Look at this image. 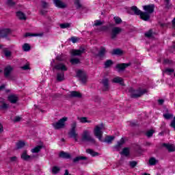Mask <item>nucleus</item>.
<instances>
[{
    "label": "nucleus",
    "mask_w": 175,
    "mask_h": 175,
    "mask_svg": "<svg viewBox=\"0 0 175 175\" xmlns=\"http://www.w3.org/2000/svg\"><path fill=\"white\" fill-rule=\"evenodd\" d=\"M163 64H165L167 65H172V64H173V62L169 59H165L163 60Z\"/></svg>",
    "instance_id": "obj_50"
},
{
    "label": "nucleus",
    "mask_w": 175,
    "mask_h": 175,
    "mask_svg": "<svg viewBox=\"0 0 175 175\" xmlns=\"http://www.w3.org/2000/svg\"><path fill=\"white\" fill-rule=\"evenodd\" d=\"M28 36H39V34L32 33H26L25 34V38H28Z\"/></svg>",
    "instance_id": "obj_48"
},
{
    "label": "nucleus",
    "mask_w": 175,
    "mask_h": 175,
    "mask_svg": "<svg viewBox=\"0 0 175 175\" xmlns=\"http://www.w3.org/2000/svg\"><path fill=\"white\" fill-rule=\"evenodd\" d=\"M94 101L96 103H100V98L98 97V96H95L94 98Z\"/></svg>",
    "instance_id": "obj_55"
},
{
    "label": "nucleus",
    "mask_w": 175,
    "mask_h": 175,
    "mask_svg": "<svg viewBox=\"0 0 175 175\" xmlns=\"http://www.w3.org/2000/svg\"><path fill=\"white\" fill-rule=\"evenodd\" d=\"M163 117L165 120H172V118H173V114L169 113H163Z\"/></svg>",
    "instance_id": "obj_35"
},
{
    "label": "nucleus",
    "mask_w": 175,
    "mask_h": 175,
    "mask_svg": "<svg viewBox=\"0 0 175 175\" xmlns=\"http://www.w3.org/2000/svg\"><path fill=\"white\" fill-rule=\"evenodd\" d=\"M23 70H28L29 68V64L27 63L25 66L21 67Z\"/></svg>",
    "instance_id": "obj_53"
},
{
    "label": "nucleus",
    "mask_w": 175,
    "mask_h": 175,
    "mask_svg": "<svg viewBox=\"0 0 175 175\" xmlns=\"http://www.w3.org/2000/svg\"><path fill=\"white\" fill-rule=\"evenodd\" d=\"M0 103H1V104L5 103V99L0 98Z\"/></svg>",
    "instance_id": "obj_64"
},
{
    "label": "nucleus",
    "mask_w": 175,
    "mask_h": 175,
    "mask_svg": "<svg viewBox=\"0 0 175 175\" xmlns=\"http://www.w3.org/2000/svg\"><path fill=\"white\" fill-rule=\"evenodd\" d=\"M53 69H55L56 70H62V72H66V70H68V67H66L65 64L59 62L53 66Z\"/></svg>",
    "instance_id": "obj_10"
},
{
    "label": "nucleus",
    "mask_w": 175,
    "mask_h": 175,
    "mask_svg": "<svg viewBox=\"0 0 175 175\" xmlns=\"http://www.w3.org/2000/svg\"><path fill=\"white\" fill-rule=\"evenodd\" d=\"M2 132H3V126L0 123V133H2Z\"/></svg>",
    "instance_id": "obj_63"
},
{
    "label": "nucleus",
    "mask_w": 175,
    "mask_h": 175,
    "mask_svg": "<svg viewBox=\"0 0 175 175\" xmlns=\"http://www.w3.org/2000/svg\"><path fill=\"white\" fill-rule=\"evenodd\" d=\"M12 33L10 29H4L0 30V38H5L7 40H10L8 36Z\"/></svg>",
    "instance_id": "obj_9"
},
{
    "label": "nucleus",
    "mask_w": 175,
    "mask_h": 175,
    "mask_svg": "<svg viewBox=\"0 0 175 175\" xmlns=\"http://www.w3.org/2000/svg\"><path fill=\"white\" fill-rule=\"evenodd\" d=\"M11 162H16L17 161V157H12L10 158Z\"/></svg>",
    "instance_id": "obj_60"
},
{
    "label": "nucleus",
    "mask_w": 175,
    "mask_h": 175,
    "mask_svg": "<svg viewBox=\"0 0 175 175\" xmlns=\"http://www.w3.org/2000/svg\"><path fill=\"white\" fill-rule=\"evenodd\" d=\"M71 41L72 42V43H76L77 42V38L76 37H72Z\"/></svg>",
    "instance_id": "obj_62"
},
{
    "label": "nucleus",
    "mask_w": 175,
    "mask_h": 175,
    "mask_svg": "<svg viewBox=\"0 0 175 175\" xmlns=\"http://www.w3.org/2000/svg\"><path fill=\"white\" fill-rule=\"evenodd\" d=\"M131 10L134 12L135 14L137 16H139L140 18L142 20H144V16H142V14H143V12L142 10H139L137 6L133 5L131 7Z\"/></svg>",
    "instance_id": "obj_12"
},
{
    "label": "nucleus",
    "mask_w": 175,
    "mask_h": 175,
    "mask_svg": "<svg viewBox=\"0 0 175 175\" xmlns=\"http://www.w3.org/2000/svg\"><path fill=\"white\" fill-rule=\"evenodd\" d=\"M112 55H122V51L120 49H113L112 53Z\"/></svg>",
    "instance_id": "obj_28"
},
{
    "label": "nucleus",
    "mask_w": 175,
    "mask_h": 175,
    "mask_svg": "<svg viewBox=\"0 0 175 175\" xmlns=\"http://www.w3.org/2000/svg\"><path fill=\"white\" fill-rule=\"evenodd\" d=\"M163 147H166L167 150H168L170 152H173V151H175V146L174 145L163 144Z\"/></svg>",
    "instance_id": "obj_21"
},
{
    "label": "nucleus",
    "mask_w": 175,
    "mask_h": 175,
    "mask_svg": "<svg viewBox=\"0 0 175 175\" xmlns=\"http://www.w3.org/2000/svg\"><path fill=\"white\" fill-rule=\"evenodd\" d=\"M130 66L131 64H120L116 65V69H118V72H124V70H125V69H126V68Z\"/></svg>",
    "instance_id": "obj_11"
},
{
    "label": "nucleus",
    "mask_w": 175,
    "mask_h": 175,
    "mask_svg": "<svg viewBox=\"0 0 175 175\" xmlns=\"http://www.w3.org/2000/svg\"><path fill=\"white\" fill-rule=\"evenodd\" d=\"M59 170H60V169L59 167L55 166L52 169V172L53 173V174H57V173H58V172H59Z\"/></svg>",
    "instance_id": "obj_46"
},
{
    "label": "nucleus",
    "mask_w": 175,
    "mask_h": 175,
    "mask_svg": "<svg viewBox=\"0 0 175 175\" xmlns=\"http://www.w3.org/2000/svg\"><path fill=\"white\" fill-rule=\"evenodd\" d=\"M163 72H164V73H166L167 75H171L172 73L174 72V69H173V68H165Z\"/></svg>",
    "instance_id": "obj_39"
},
{
    "label": "nucleus",
    "mask_w": 175,
    "mask_h": 175,
    "mask_svg": "<svg viewBox=\"0 0 175 175\" xmlns=\"http://www.w3.org/2000/svg\"><path fill=\"white\" fill-rule=\"evenodd\" d=\"M53 3L57 8H59L60 9H64L66 8V3L62 2L61 0H53Z\"/></svg>",
    "instance_id": "obj_13"
},
{
    "label": "nucleus",
    "mask_w": 175,
    "mask_h": 175,
    "mask_svg": "<svg viewBox=\"0 0 175 175\" xmlns=\"http://www.w3.org/2000/svg\"><path fill=\"white\" fill-rule=\"evenodd\" d=\"M107 51H106V48L105 46H101L100 48V51H98V57H99L100 58H103V57H105V55L106 54Z\"/></svg>",
    "instance_id": "obj_19"
},
{
    "label": "nucleus",
    "mask_w": 175,
    "mask_h": 175,
    "mask_svg": "<svg viewBox=\"0 0 175 175\" xmlns=\"http://www.w3.org/2000/svg\"><path fill=\"white\" fill-rule=\"evenodd\" d=\"M12 70H13V68L12 66H8L4 69V76L5 77H9L10 76V73H12Z\"/></svg>",
    "instance_id": "obj_17"
},
{
    "label": "nucleus",
    "mask_w": 175,
    "mask_h": 175,
    "mask_svg": "<svg viewBox=\"0 0 175 175\" xmlns=\"http://www.w3.org/2000/svg\"><path fill=\"white\" fill-rule=\"evenodd\" d=\"M157 163L158 160L155 159V158L154 157H152L149 159V165H150L151 166L157 165Z\"/></svg>",
    "instance_id": "obj_32"
},
{
    "label": "nucleus",
    "mask_w": 175,
    "mask_h": 175,
    "mask_svg": "<svg viewBox=\"0 0 175 175\" xmlns=\"http://www.w3.org/2000/svg\"><path fill=\"white\" fill-rule=\"evenodd\" d=\"M83 53H84V49L83 48H80L78 50H72L71 51V55L72 56H76V55H81L83 54Z\"/></svg>",
    "instance_id": "obj_16"
},
{
    "label": "nucleus",
    "mask_w": 175,
    "mask_h": 175,
    "mask_svg": "<svg viewBox=\"0 0 175 175\" xmlns=\"http://www.w3.org/2000/svg\"><path fill=\"white\" fill-rule=\"evenodd\" d=\"M21 158L22 159H23V161H29V159H31V156H29V155H28V154H27V150H25V151L22 153V154H21Z\"/></svg>",
    "instance_id": "obj_25"
},
{
    "label": "nucleus",
    "mask_w": 175,
    "mask_h": 175,
    "mask_svg": "<svg viewBox=\"0 0 175 175\" xmlns=\"http://www.w3.org/2000/svg\"><path fill=\"white\" fill-rule=\"evenodd\" d=\"M102 83L104 85V91H107V90H109V79H103Z\"/></svg>",
    "instance_id": "obj_27"
},
{
    "label": "nucleus",
    "mask_w": 175,
    "mask_h": 175,
    "mask_svg": "<svg viewBox=\"0 0 175 175\" xmlns=\"http://www.w3.org/2000/svg\"><path fill=\"white\" fill-rule=\"evenodd\" d=\"M69 27H70V24L69 23L60 24V28H62V29H64V28H69Z\"/></svg>",
    "instance_id": "obj_47"
},
{
    "label": "nucleus",
    "mask_w": 175,
    "mask_h": 175,
    "mask_svg": "<svg viewBox=\"0 0 175 175\" xmlns=\"http://www.w3.org/2000/svg\"><path fill=\"white\" fill-rule=\"evenodd\" d=\"M59 157L60 158H63L64 159H70L71 156L70 154L68 153V152H62L59 153Z\"/></svg>",
    "instance_id": "obj_24"
},
{
    "label": "nucleus",
    "mask_w": 175,
    "mask_h": 175,
    "mask_svg": "<svg viewBox=\"0 0 175 175\" xmlns=\"http://www.w3.org/2000/svg\"><path fill=\"white\" fill-rule=\"evenodd\" d=\"M20 121H21V118L20 116L14 118V122H20Z\"/></svg>",
    "instance_id": "obj_57"
},
{
    "label": "nucleus",
    "mask_w": 175,
    "mask_h": 175,
    "mask_svg": "<svg viewBox=\"0 0 175 175\" xmlns=\"http://www.w3.org/2000/svg\"><path fill=\"white\" fill-rule=\"evenodd\" d=\"M65 80V73L64 72H58L57 75V81H64Z\"/></svg>",
    "instance_id": "obj_20"
},
{
    "label": "nucleus",
    "mask_w": 175,
    "mask_h": 175,
    "mask_svg": "<svg viewBox=\"0 0 175 175\" xmlns=\"http://www.w3.org/2000/svg\"><path fill=\"white\" fill-rule=\"evenodd\" d=\"M25 146V142H19L16 144V147L18 149L23 148Z\"/></svg>",
    "instance_id": "obj_42"
},
{
    "label": "nucleus",
    "mask_w": 175,
    "mask_h": 175,
    "mask_svg": "<svg viewBox=\"0 0 175 175\" xmlns=\"http://www.w3.org/2000/svg\"><path fill=\"white\" fill-rule=\"evenodd\" d=\"M112 81L116 84H120V85H125L124 84V79L120 77H116L113 79Z\"/></svg>",
    "instance_id": "obj_18"
},
{
    "label": "nucleus",
    "mask_w": 175,
    "mask_h": 175,
    "mask_svg": "<svg viewBox=\"0 0 175 175\" xmlns=\"http://www.w3.org/2000/svg\"><path fill=\"white\" fill-rule=\"evenodd\" d=\"M164 103H165V100H163V99H159L158 100L159 105H163Z\"/></svg>",
    "instance_id": "obj_61"
},
{
    "label": "nucleus",
    "mask_w": 175,
    "mask_h": 175,
    "mask_svg": "<svg viewBox=\"0 0 175 175\" xmlns=\"http://www.w3.org/2000/svg\"><path fill=\"white\" fill-rule=\"evenodd\" d=\"M74 3L76 5L77 9H80L81 8V3H80V0H75Z\"/></svg>",
    "instance_id": "obj_44"
},
{
    "label": "nucleus",
    "mask_w": 175,
    "mask_h": 175,
    "mask_svg": "<svg viewBox=\"0 0 175 175\" xmlns=\"http://www.w3.org/2000/svg\"><path fill=\"white\" fill-rule=\"evenodd\" d=\"M8 100L10 103H17L18 101V96L16 94H11L8 96Z\"/></svg>",
    "instance_id": "obj_14"
},
{
    "label": "nucleus",
    "mask_w": 175,
    "mask_h": 175,
    "mask_svg": "<svg viewBox=\"0 0 175 175\" xmlns=\"http://www.w3.org/2000/svg\"><path fill=\"white\" fill-rule=\"evenodd\" d=\"M3 53L6 58H10V57H12V51H9L8 48H5L3 49Z\"/></svg>",
    "instance_id": "obj_30"
},
{
    "label": "nucleus",
    "mask_w": 175,
    "mask_h": 175,
    "mask_svg": "<svg viewBox=\"0 0 175 175\" xmlns=\"http://www.w3.org/2000/svg\"><path fill=\"white\" fill-rule=\"evenodd\" d=\"M143 9L145 12H143L142 14V17H144V21H148L150 20V17H151V14L154 13L155 10V5L150 4L144 5Z\"/></svg>",
    "instance_id": "obj_1"
},
{
    "label": "nucleus",
    "mask_w": 175,
    "mask_h": 175,
    "mask_svg": "<svg viewBox=\"0 0 175 175\" xmlns=\"http://www.w3.org/2000/svg\"><path fill=\"white\" fill-rule=\"evenodd\" d=\"M124 143H125V141L123 139V138H122L119 142H118V144L115 146V148H116V150H118V148H121Z\"/></svg>",
    "instance_id": "obj_34"
},
{
    "label": "nucleus",
    "mask_w": 175,
    "mask_h": 175,
    "mask_svg": "<svg viewBox=\"0 0 175 175\" xmlns=\"http://www.w3.org/2000/svg\"><path fill=\"white\" fill-rule=\"evenodd\" d=\"M77 77H79L82 84H85V83H87V74L85 72L81 70H78L77 72Z\"/></svg>",
    "instance_id": "obj_8"
},
{
    "label": "nucleus",
    "mask_w": 175,
    "mask_h": 175,
    "mask_svg": "<svg viewBox=\"0 0 175 175\" xmlns=\"http://www.w3.org/2000/svg\"><path fill=\"white\" fill-rule=\"evenodd\" d=\"M136 165H137V162H136V161H131L130 162V166L131 167H135L136 166Z\"/></svg>",
    "instance_id": "obj_58"
},
{
    "label": "nucleus",
    "mask_w": 175,
    "mask_h": 175,
    "mask_svg": "<svg viewBox=\"0 0 175 175\" xmlns=\"http://www.w3.org/2000/svg\"><path fill=\"white\" fill-rule=\"evenodd\" d=\"M40 150H42V146H36L34 148L31 149V152H33V154H35V153L39 152Z\"/></svg>",
    "instance_id": "obj_36"
},
{
    "label": "nucleus",
    "mask_w": 175,
    "mask_h": 175,
    "mask_svg": "<svg viewBox=\"0 0 175 175\" xmlns=\"http://www.w3.org/2000/svg\"><path fill=\"white\" fill-rule=\"evenodd\" d=\"M102 129H103V124L96 125L94 127V136L100 140V142H102V137L103 136V131H102Z\"/></svg>",
    "instance_id": "obj_6"
},
{
    "label": "nucleus",
    "mask_w": 175,
    "mask_h": 175,
    "mask_svg": "<svg viewBox=\"0 0 175 175\" xmlns=\"http://www.w3.org/2000/svg\"><path fill=\"white\" fill-rule=\"evenodd\" d=\"M86 152L92 155V157H98L99 155V153L92 150V149H87Z\"/></svg>",
    "instance_id": "obj_29"
},
{
    "label": "nucleus",
    "mask_w": 175,
    "mask_h": 175,
    "mask_svg": "<svg viewBox=\"0 0 175 175\" xmlns=\"http://www.w3.org/2000/svg\"><path fill=\"white\" fill-rule=\"evenodd\" d=\"M81 142H89L90 143H92V144H95V139L91 136L88 130H83L81 135Z\"/></svg>",
    "instance_id": "obj_4"
},
{
    "label": "nucleus",
    "mask_w": 175,
    "mask_h": 175,
    "mask_svg": "<svg viewBox=\"0 0 175 175\" xmlns=\"http://www.w3.org/2000/svg\"><path fill=\"white\" fill-rule=\"evenodd\" d=\"M22 49L23 51H29V50H31V45H29V44L25 43L22 46Z\"/></svg>",
    "instance_id": "obj_33"
},
{
    "label": "nucleus",
    "mask_w": 175,
    "mask_h": 175,
    "mask_svg": "<svg viewBox=\"0 0 175 175\" xmlns=\"http://www.w3.org/2000/svg\"><path fill=\"white\" fill-rule=\"evenodd\" d=\"M113 20L116 23V24H121L122 23V20H121V18L118 16H114Z\"/></svg>",
    "instance_id": "obj_41"
},
{
    "label": "nucleus",
    "mask_w": 175,
    "mask_h": 175,
    "mask_svg": "<svg viewBox=\"0 0 175 175\" xmlns=\"http://www.w3.org/2000/svg\"><path fill=\"white\" fill-rule=\"evenodd\" d=\"M16 16L19 20H27V16H25V14L23 12H16Z\"/></svg>",
    "instance_id": "obj_26"
},
{
    "label": "nucleus",
    "mask_w": 175,
    "mask_h": 175,
    "mask_svg": "<svg viewBox=\"0 0 175 175\" xmlns=\"http://www.w3.org/2000/svg\"><path fill=\"white\" fill-rule=\"evenodd\" d=\"M68 121L67 117H64L59 120L57 122H54L52 124V126H53L54 129L58 130V129H64L65 128V122Z\"/></svg>",
    "instance_id": "obj_5"
},
{
    "label": "nucleus",
    "mask_w": 175,
    "mask_h": 175,
    "mask_svg": "<svg viewBox=\"0 0 175 175\" xmlns=\"http://www.w3.org/2000/svg\"><path fill=\"white\" fill-rule=\"evenodd\" d=\"M6 3L11 8H13V6L16 5V3L13 0H8Z\"/></svg>",
    "instance_id": "obj_40"
},
{
    "label": "nucleus",
    "mask_w": 175,
    "mask_h": 175,
    "mask_svg": "<svg viewBox=\"0 0 175 175\" xmlns=\"http://www.w3.org/2000/svg\"><path fill=\"white\" fill-rule=\"evenodd\" d=\"M56 59H57V61H64L65 59L64 58V55L57 56Z\"/></svg>",
    "instance_id": "obj_56"
},
{
    "label": "nucleus",
    "mask_w": 175,
    "mask_h": 175,
    "mask_svg": "<svg viewBox=\"0 0 175 175\" xmlns=\"http://www.w3.org/2000/svg\"><path fill=\"white\" fill-rule=\"evenodd\" d=\"M122 154L125 155V157H128V155H129V149H128V148H124L122 150Z\"/></svg>",
    "instance_id": "obj_43"
},
{
    "label": "nucleus",
    "mask_w": 175,
    "mask_h": 175,
    "mask_svg": "<svg viewBox=\"0 0 175 175\" xmlns=\"http://www.w3.org/2000/svg\"><path fill=\"white\" fill-rule=\"evenodd\" d=\"M145 36L146 38H151L152 36V30H149L148 32L145 33Z\"/></svg>",
    "instance_id": "obj_49"
},
{
    "label": "nucleus",
    "mask_w": 175,
    "mask_h": 175,
    "mask_svg": "<svg viewBox=\"0 0 175 175\" xmlns=\"http://www.w3.org/2000/svg\"><path fill=\"white\" fill-rule=\"evenodd\" d=\"M42 7L46 9V8H49V3H46V1H42Z\"/></svg>",
    "instance_id": "obj_54"
},
{
    "label": "nucleus",
    "mask_w": 175,
    "mask_h": 175,
    "mask_svg": "<svg viewBox=\"0 0 175 175\" xmlns=\"http://www.w3.org/2000/svg\"><path fill=\"white\" fill-rule=\"evenodd\" d=\"M152 135H154V131L153 130H150V131L146 132V136L148 137H151V136H152Z\"/></svg>",
    "instance_id": "obj_51"
},
{
    "label": "nucleus",
    "mask_w": 175,
    "mask_h": 175,
    "mask_svg": "<svg viewBox=\"0 0 175 175\" xmlns=\"http://www.w3.org/2000/svg\"><path fill=\"white\" fill-rule=\"evenodd\" d=\"M115 137L114 136H108L105 138L106 143H108V144H110L113 140H114Z\"/></svg>",
    "instance_id": "obj_37"
},
{
    "label": "nucleus",
    "mask_w": 175,
    "mask_h": 175,
    "mask_svg": "<svg viewBox=\"0 0 175 175\" xmlns=\"http://www.w3.org/2000/svg\"><path fill=\"white\" fill-rule=\"evenodd\" d=\"M68 136L71 139H74L76 142H79V133H77V122L74 120L70 124V129L68 132Z\"/></svg>",
    "instance_id": "obj_2"
},
{
    "label": "nucleus",
    "mask_w": 175,
    "mask_h": 175,
    "mask_svg": "<svg viewBox=\"0 0 175 175\" xmlns=\"http://www.w3.org/2000/svg\"><path fill=\"white\" fill-rule=\"evenodd\" d=\"M77 120H78V121H79V122L81 124H91V122H92V121L88 120V118L87 117H77Z\"/></svg>",
    "instance_id": "obj_15"
},
{
    "label": "nucleus",
    "mask_w": 175,
    "mask_h": 175,
    "mask_svg": "<svg viewBox=\"0 0 175 175\" xmlns=\"http://www.w3.org/2000/svg\"><path fill=\"white\" fill-rule=\"evenodd\" d=\"M111 65H113V61L111 59H107L105 62L104 68H105V69H107V68H110V66H111Z\"/></svg>",
    "instance_id": "obj_31"
},
{
    "label": "nucleus",
    "mask_w": 175,
    "mask_h": 175,
    "mask_svg": "<svg viewBox=\"0 0 175 175\" xmlns=\"http://www.w3.org/2000/svg\"><path fill=\"white\" fill-rule=\"evenodd\" d=\"M129 92L130 94V96L131 98H140V96H143L144 94H147V90L146 89H138L135 90L133 88H130L129 89Z\"/></svg>",
    "instance_id": "obj_3"
},
{
    "label": "nucleus",
    "mask_w": 175,
    "mask_h": 175,
    "mask_svg": "<svg viewBox=\"0 0 175 175\" xmlns=\"http://www.w3.org/2000/svg\"><path fill=\"white\" fill-rule=\"evenodd\" d=\"M103 24V23L99 20H96L94 21V25H95V27H98V25H102Z\"/></svg>",
    "instance_id": "obj_52"
},
{
    "label": "nucleus",
    "mask_w": 175,
    "mask_h": 175,
    "mask_svg": "<svg viewBox=\"0 0 175 175\" xmlns=\"http://www.w3.org/2000/svg\"><path fill=\"white\" fill-rule=\"evenodd\" d=\"M87 157H84V156H79V157H77L73 159V162L75 163H76V162H79L80 161H85V163H87Z\"/></svg>",
    "instance_id": "obj_23"
},
{
    "label": "nucleus",
    "mask_w": 175,
    "mask_h": 175,
    "mask_svg": "<svg viewBox=\"0 0 175 175\" xmlns=\"http://www.w3.org/2000/svg\"><path fill=\"white\" fill-rule=\"evenodd\" d=\"M69 96H70V98H81V94L79 92L72 91L70 92Z\"/></svg>",
    "instance_id": "obj_22"
},
{
    "label": "nucleus",
    "mask_w": 175,
    "mask_h": 175,
    "mask_svg": "<svg viewBox=\"0 0 175 175\" xmlns=\"http://www.w3.org/2000/svg\"><path fill=\"white\" fill-rule=\"evenodd\" d=\"M9 107V105L6 104L5 103H3V104H1V105H0V109L1 110H6V109H8Z\"/></svg>",
    "instance_id": "obj_45"
},
{
    "label": "nucleus",
    "mask_w": 175,
    "mask_h": 175,
    "mask_svg": "<svg viewBox=\"0 0 175 175\" xmlns=\"http://www.w3.org/2000/svg\"><path fill=\"white\" fill-rule=\"evenodd\" d=\"M70 62L72 64V65H77V64L80 63V59L77 58H72L70 59Z\"/></svg>",
    "instance_id": "obj_38"
},
{
    "label": "nucleus",
    "mask_w": 175,
    "mask_h": 175,
    "mask_svg": "<svg viewBox=\"0 0 175 175\" xmlns=\"http://www.w3.org/2000/svg\"><path fill=\"white\" fill-rule=\"evenodd\" d=\"M122 32V29L118 27H115L112 28L111 33V39L112 40H116L117 39V36L120 35Z\"/></svg>",
    "instance_id": "obj_7"
},
{
    "label": "nucleus",
    "mask_w": 175,
    "mask_h": 175,
    "mask_svg": "<svg viewBox=\"0 0 175 175\" xmlns=\"http://www.w3.org/2000/svg\"><path fill=\"white\" fill-rule=\"evenodd\" d=\"M40 13V14H42V16H46V14H47V10H41Z\"/></svg>",
    "instance_id": "obj_59"
}]
</instances>
